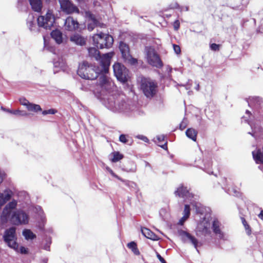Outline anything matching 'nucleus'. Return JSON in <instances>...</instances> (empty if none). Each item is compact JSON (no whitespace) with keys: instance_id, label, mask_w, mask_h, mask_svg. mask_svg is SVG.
Masks as SVG:
<instances>
[{"instance_id":"obj_30","label":"nucleus","mask_w":263,"mask_h":263,"mask_svg":"<svg viewBox=\"0 0 263 263\" xmlns=\"http://www.w3.org/2000/svg\"><path fill=\"white\" fill-rule=\"evenodd\" d=\"M27 109L29 111L34 112H37L42 110V108L39 105L33 104L31 103H30L29 104H28Z\"/></svg>"},{"instance_id":"obj_40","label":"nucleus","mask_w":263,"mask_h":263,"mask_svg":"<svg viewBox=\"0 0 263 263\" xmlns=\"http://www.w3.org/2000/svg\"><path fill=\"white\" fill-rule=\"evenodd\" d=\"M109 172L110 173V174L115 178H117V179H118L119 180L123 182H124L125 181L122 179L121 178H120L119 176H118L117 175H116L114 172L112 170H111V169H110L109 170Z\"/></svg>"},{"instance_id":"obj_11","label":"nucleus","mask_w":263,"mask_h":263,"mask_svg":"<svg viewBox=\"0 0 263 263\" xmlns=\"http://www.w3.org/2000/svg\"><path fill=\"white\" fill-rule=\"evenodd\" d=\"M175 195L179 197L183 198H193L194 195L190 192L186 186L180 184L174 192Z\"/></svg>"},{"instance_id":"obj_42","label":"nucleus","mask_w":263,"mask_h":263,"mask_svg":"<svg viewBox=\"0 0 263 263\" xmlns=\"http://www.w3.org/2000/svg\"><path fill=\"white\" fill-rule=\"evenodd\" d=\"M189 217H187L185 216H183L179 221V224L180 225H183L185 221Z\"/></svg>"},{"instance_id":"obj_13","label":"nucleus","mask_w":263,"mask_h":263,"mask_svg":"<svg viewBox=\"0 0 263 263\" xmlns=\"http://www.w3.org/2000/svg\"><path fill=\"white\" fill-rule=\"evenodd\" d=\"M104 74H101V76L99 79V84L102 89H105L106 91H109L113 85V83Z\"/></svg>"},{"instance_id":"obj_20","label":"nucleus","mask_w":263,"mask_h":263,"mask_svg":"<svg viewBox=\"0 0 263 263\" xmlns=\"http://www.w3.org/2000/svg\"><path fill=\"white\" fill-rule=\"evenodd\" d=\"M252 155L257 164H263V154L260 149H258L253 151Z\"/></svg>"},{"instance_id":"obj_16","label":"nucleus","mask_w":263,"mask_h":263,"mask_svg":"<svg viewBox=\"0 0 263 263\" xmlns=\"http://www.w3.org/2000/svg\"><path fill=\"white\" fill-rule=\"evenodd\" d=\"M210 223L208 221H203L200 223L197 228V231L204 236H206L211 234Z\"/></svg>"},{"instance_id":"obj_29","label":"nucleus","mask_w":263,"mask_h":263,"mask_svg":"<svg viewBox=\"0 0 263 263\" xmlns=\"http://www.w3.org/2000/svg\"><path fill=\"white\" fill-rule=\"evenodd\" d=\"M23 234L26 239H33L36 237V235L29 229H25L23 232Z\"/></svg>"},{"instance_id":"obj_33","label":"nucleus","mask_w":263,"mask_h":263,"mask_svg":"<svg viewBox=\"0 0 263 263\" xmlns=\"http://www.w3.org/2000/svg\"><path fill=\"white\" fill-rule=\"evenodd\" d=\"M92 20L93 23L89 24L87 26V28L90 31L93 30L98 26V21L95 18H93Z\"/></svg>"},{"instance_id":"obj_34","label":"nucleus","mask_w":263,"mask_h":263,"mask_svg":"<svg viewBox=\"0 0 263 263\" xmlns=\"http://www.w3.org/2000/svg\"><path fill=\"white\" fill-rule=\"evenodd\" d=\"M191 208L189 205L185 204L184 208V215L187 217H189L190 215Z\"/></svg>"},{"instance_id":"obj_48","label":"nucleus","mask_w":263,"mask_h":263,"mask_svg":"<svg viewBox=\"0 0 263 263\" xmlns=\"http://www.w3.org/2000/svg\"><path fill=\"white\" fill-rule=\"evenodd\" d=\"M180 128H181L182 126H183V125H182V123H181L180 125Z\"/></svg>"},{"instance_id":"obj_28","label":"nucleus","mask_w":263,"mask_h":263,"mask_svg":"<svg viewBox=\"0 0 263 263\" xmlns=\"http://www.w3.org/2000/svg\"><path fill=\"white\" fill-rule=\"evenodd\" d=\"M112 158L111 159L112 162H117L122 159L124 157L123 155L120 154L119 152H114L111 153Z\"/></svg>"},{"instance_id":"obj_12","label":"nucleus","mask_w":263,"mask_h":263,"mask_svg":"<svg viewBox=\"0 0 263 263\" xmlns=\"http://www.w3.org/2000/svg\"><path fill=\"white\" fill-rule=\"evenodd\" d=\"M80 24L72 16H68L65 20L64 27L66 30L73 31L79 28Z\"/></svg>"},{"instance_id":"obj_38","label":"nucleus","mask_w":263,"mask_h":263,"mask_svg":"<svg viewBox=\"0 0 263 263\" xmlns=\"http://www.w3.org/2000/svg\"><path fill=\"white\" fill-rule=\"evenodd\" d=\"M173 49H174V52L177 54H180L181 53V48H180V46L176 44H173Z\"/></svg>"},{"instance_id":"obj_41","label":"nucleus","mask_w":263,"mask_h":263,"mask_svg":"<svg viewBox=\"0 0 263 263\" xmlns=\"http://www.w3.org/2000/svg\"><path fill=\"white\" fill-rule=\"evenodd\" d=\"M180 22L178 20H176L173 23V27L175 30L177 31L180 28Z\"/></svg>"},{"instance_id":"obj_1","label":"nucleus","mask_w":263,"mask_h":263,"mask_svg":"<svg viewBox=\"0 0 263 263\" xmlns=\"http://www.w3.org/2000/svg\"><path fill=\"white\" fill-rule=\"evenodd\" d=\"M113 55V52L103 54L99 66H95L87 61H84L79 64L77 70L78 74L82 79L93 80L96 79L99 74L107 73Z\"/></svg>"},{"instance_id":"obj_25","label":"nucleus","mask_w":263,"mask_h":263,"mask_svg":"<svg viewBox=\"0 0 263 263\" xmlns=\"http://www.w3.org/2000/svg\"><path fill=\"white\" fill-rule=\"evenodd\" d=\"M186 136L191 139L194 141H196L197 139V132L192 128H188L185 132Z\"/></svg>"},{"instance_id":"obj_18","label":"nucleus","mask_w":263,"mask_h":263,"mask_svg":"<svg viewBox=\"0 0 263 263\" xmlns=\"http://www.w3.org/2000/svg\"><path fill=\"white\" fill-rule=\"evenodd\" d=\"M141 232L142 234L147 238L152 239L153 240H158L159 239V237L147 228H142Z\"/></svg>"},{"instance_id":"obj_21","label":"nucleus","mask_w":263,"mask_h":263,"mask_svg":"<svg viewBox=\"0 0 263 263\" xmlns=\"http://www.w3.org/2000/svg\"><path fill=\"white\" fill-rule=\"evenodd\" d=\"M70 41L81 46L86 44V39L78 34L72 35L70 37Z\"/></svg>"},{"instance_id":"obj_36","label":"nucleus","mask_w":263,"mask_h":263,"mask_svg":"<svg viewBox=\"0 0 263 263\" xmlns=\"http://www.w3.org/2000/svg\"><path fill=\"white\" fill-rule=\"evenodd\" d=\"M20 103L21 105L25 106L26 108L28 107V104H29L30 102L28 100H27L25 98H20Z\"/></svg>"},{"instance_id":"obj_3","label":"nucleus","mask_w":263,"mask_h":263,"mask_svg":"<svg viewBox=\"0 0 263 263\" xmlns=\"http://www.w3.org/2000/svg\"><path fill=\"white\" fill-rule=\"evenodd\" d=\"M140 88L147 98L152 99L158 92V84L150 78H142L140 82Z\"/></svg>"},{"instance_id":"obj_15","label":"nucleus","mask_w":263,"mask_h":263,"mask_svg":"<svg viewBox=\"0 0 263 263\" xmlns=\"http://www.w3.org/2000/svg\"><path fill=\"white\" fill-rule=\"evenodd\" d=\"M179 235L181 236L184 239H187L189 240H190V241L193 245L197 251L199 252V250L197 249L198 241L194 236L183 230L180 231L179 232Z\"/></svg>"},{"instance_id":"obj_9","label":"nucleus","mask_w":263,"mask_h":263,"mask_svg":"<svg viewBox=\"0 0 263 263\" xmlns=\"http://www.w3.org/2000/svg\"><path fill=\"white\" fill-rule=\"evenodd\" d=\"M10 221L15 225L26 224L28 222V216L22 211H17L13 213Z\"/></svg>"},{"instance_id":"obj_5","label":"nucleus","mask_w":263,"mask_h":263,"mask_svg":"<svg viewBox=\"0 0 263 263\" xmlns=\"http://www.w3.org/2000/svg\"><path fill=\"white\" fill-rule=\"evenodd\" d=\"M145 50L147 63L153 67L162 68L163 66V62L155 49L152 47H147Z\"/></svg>"},{"instance_id":"obj_46","label":"nucleus","mask_w":263,"mask_h":263,"mask_svg":"<svg viewBox=\"0 0 263 263\" xmlns=\"http://www.w3.org/2000/svg\"><path fill=\"white\" fill-rule=\"evenodd\" d=\"M2 109L3 110H5V111H6L8 112H9V111H10V109H5V108H3V107H2Z\"/></svg>"},{"instance_id":"obj_4","label":"nucleus","mask_w":263,"mask_h":263,"mask_svg":"<svg viewBox=\"0 0 263 263\" xmlns=\"http://www.w3.org/2000/svg\"><path fill=\"white\" fill-rule=\"evenodd\" d=\"M92 39L93 44L98 49H108L112 47L114 43V39L111 35L102 32L93 34Z\"/></svg>"},{"instance_id":"obj_6","label":"nucleus","mask_w":263,"mask_h":263,"mask_svg":"<svg viewBox=\"0 0 263 263\" xmlns=\"http://www.w3.org/2000/svg\"><path fill=\"white\" fill-rule=\"evenodd\" d=\"M114 72L117 80L124 83L129 78L128 70L122 64L116 63L113 65Z\"/></svg>"},{"instance_id":"obj_44","label":"nucleus","mask_w":263,"mask_h":263,"mask_svg":"<svg viewBox=\"0 0 263 263\" xmlns=\"http://www.w3.org/2000/svg\"><path fill=\"white\" fill-rule=\"evenodd\" d=\"M258 217L263 220V210L260 211V213L258 215Z\"/></svg>"},{"instance_id":"obj_8","label":"nucleus","mask_w":263,"mask_h":263,"mask_svg":"<svg viewBox=\"0 0 263 263\" xmlns=\"http://www.w3.org/2000/svg\"><path fill=\"white\" fill-rule=\"evenodd\" d=\"M37 21L40 27L46 29H50L54 23V16L52 12L48 10L45 16H39Z\"/></svg>"},{"instance_id":"obj_7","label":"nucleus","mask_w":263,"mask_h":263,"mask_svg":"<svg viewBox=\"0 0 263 263\" xmlns=\"http://www.w3.org/2000/svg\"><path fill=\"white\" fill-rule=\"evenodd\" d=\"M119 49L125 63L131 65L137 64L138 60L134 58L130 54L129 47L127 44L123 42H120Z\"/></svg>"},{"instance_id":"obj_49","label":"nucleus","mask_w":263,"mask_h":263,"mask_svg":"<svg viewBox=\"0 0 263 263\" xmlns=\"http://www.w3.org/2000/svg\"><path fill=\"white\" fill-rule=\"evenodd\" d=\"M180 128H181L182 126H183V125H182V123H181L180 125Z\"/></svg>"},{"instance_id":"obj_19","label":"nucleus","mask_w":263,"mask_h":263,"mask_svg":"<svg viewBox=\"0 0 263 263\" xmlns=\"http://www.w3.org/2000/svg\"><path fill=\"white\" fill-rule=\"evenodd\" d=\"M51 36L59 44L63 42L62 33L59 30H52L51 32Z\"/></svg>"},{"instance_id":"obj_43","label":"nucleus","mask_w":263,"mask_h":263,"mask_svg":"<svg viewBox=\"0 0 263 263\" xmlns=\"http://www.w3.org/2000/svg\"><path fill=\"white\" fill-rule=\"evenodd\" d=\"M157 257L161 263H166L165 260L159 253H157Z\"/></svg>"},{"instance_id":"obj_24","label":"nucleus","mask_w":263,"mask_h":263,"mask_svg":"<svg viewBox=\"0 0 263 263\" xmlns=\"http://www.w3.org/2000/svg\"><path fill=\"white\" fill-rule=\"evenodd\" d=\"M157 139L158 142V146L165 150H167V142L164 136H157Z\"/></svg>"},{"instance_id":"obj_37","label":"nucleus","mask_w":263,"mask_h":263,"mask_svg":"<svg viewBox=\"0 0 263 263\" xmlns=\"http://www.w3.org/2000/svg\"><path fill=\"white\" fill-rule=\"evenodd\" d=\"M210 48L213 51H218L220 49V45L212 43L210 45Z\"/></svg>"},{"instance_id":"obj_51","label":"nucleus","mask_w":263,"mask_h":263,"mask_svg":"<svg viewBox=\"0 0 263 263\" xmlns=\"http://www.w3.org/2000/svg\"><path fill=\"white\" fill-rule=\"evenodd\" d=\"M185 128V126H183L182 129H184Z\"/></svg>"},{"instance_id":"obj_10","label":"nucleus","mask_w":263,"mask_h":263,"mask_svg":"<svg viewBox=\"0 0 263 263\" xmlns=\"http://www.w3.org/2000/svg\"><path fill=\"white\" fill-rule=\"evenodd\" d=\"M60 7L63 12L67 14L79 13V8L70 0H59Z\"/></svg>"},{"instance_id":"obj_39","label":"nucleus","mask_w":263,"mask_h":263,"mask_svg":"<svg viewBox=\"0 0 263 263\" xmlns=\"http://www.w3.org/2000/svg\"><path fill=\"white\" fill-rule=\"evenodd\" d=\"M119 141L123 143H126L128 141L126 135L121 134L119 137Z\"/></svg>"},{"instance_id":"obj_27","label":"nucleus","mask_w":263,"mask_h":263,"mask_svg":"<svg viewBox=\"0 0 263 263\" xmlns=\"http://www.w3.org/2000/svg\"><path fill=\"white\" fill-rule=\"evenodd\" d=\"M127 246L135 255H138L140 254V252L138 249L137 245L134 241L130 242L127 244Z\"/></svg>"},{"instance_id":"obj_23","label":"nucleus","mask_w":263,"mask_h":263,"mask_svg":"<svg viewBox=\"0 0 263 263\" xmlns=\"http://www.w3.org/2000/svg\"><path fill=\"white\" fill-rule=\"evenodd\" d=\"M89 55L92 58H94L96 60L101 59L102 57H101L100 52L95 47H90L88 49Z\"/></svg>"},{"instance_id":"obj_2","label":"nucleus","mask_w":263,"mask_h":263,"mask_svg":"<svg viewBox=\"0 0 263 263\" xmlns=\"http://www.w3.org/2000/svg\"><path fill=\"white\" fill-rule=\"evenodd\" d=\"M16 239L15 228L11 227L5 231L4 239L8 246L22 254H27V249L23 246L19 248L18 244L16 242Z\"/></svg>"},{"instance_id":"obj_31","label":"nucleus","mask_w":263,"mask_h":263,"mask_svg":"<svg viewBox=\"0 0 263 263\" xmlns=\"http://www.w3.org/2000/svg\"><path fill=\"white\" fill-rule=\"evenodd\" d=\"M242 223L247 231V233L248 235H250L252 232L251 228L249 224L248 223L247 221L245 219V218L243 217H240Z\"/></svg>"},{"instance_id":"obj_32","label":"nucleus","mask_w":263,"mask_h":263,"mask_svg":"<svg viewBox=\"0 0 263 263\" xmlns=\"http://www.w3.org/2000/svg\"><path fill=\"white\" fill-rule=\"evenodd\" d=\"M9 113L15 115L26 116L28 115V113L26 111L20 110H13L9 111Z\"/></svg>"},{"instance_id":"obj_17","label":"nucleus","mask_w":263,"mask_h":263,"mask_svg":"<svg viewBox=\"0 0 263 263\" xmlns=\"http://www.w3.org/2000/svg\"><path fill=\"white\" fill-rule=\"evenodd\" d=\"M221 223L217 219H215L212 222V229L213 232L218 235L220 239L224 238V234L220 229Z\"/></svg>"},{"instance_id":"obj_35","label":"nucleus","mask_w":263,"mask_h":263,"mask_svg":"<svg viewBox=\"0 0 263 263\" xmlns=\"http://www.w3.org/2000/svg\"><path fill=\"white\" fill-rule=\"evenodd\" d=\"M58 112V110L55 109H49L48 110H45L42 111V114L43 115H46L47 114H55Z\"/></svg>"},{"instance_id":"obj_14","label":"nucleus","mask_w":263,"mask_h":263,"mask_svg":"<svg viewBox=\"0 0 263 263\" xmlns=\"http://www.w3.org/2000/svg\"><path fill=\"white\" fill-rule=\"evenodd\" d=\"M16 205L17 202L14 200L10 202L6 205L2 213V219L3 220L7 219L10 215L11 210L15 209Z\"/></svg>"},{"instance_id":"obj_22","label":"nucleus","mask_w":263,"mask_h":263,"mask_svg":"<svg viewBox=\"0 0 263 263\" xmlns=\"http://www.w3.org/2000/svg\"><path fill=\"white\" fill-rule=\"evenodd\" d=\"M32 10L36 12L41 11L42 8V0H29Z\"/></svg>"},{"instance_id":"obj_50","label":"nucleus","mask_w":263,"mask_h":263,"mask_svg":"<svg viewBox=\"0 0 263 263\" xmlns=\"http://www.w3.org/2000/svg\"><path fill=\"white\" fill-rule=\"evenodd\" d=\"M261 22H262V23L263 24V18H262V20H261Z\"/></svg>"},{"instance_id":"obj_47","label":"nucleus","mask_w":263,"mask_h":263,"mask_svg":"<svg viewBox=\"0 0 263 263\" xmlns=\"http://www.w3.org/2000/svg\"><path fill=\"white\" fill-rule=\"evenodd\" d=\"M30 27H32V25H33V23L32 22H30ZM30 30H32V28L31 27H30Z\"/></svg>"},{"instance_id":"obj_26","label":"nucleus","mask_w":263,"mask_h":263,"mask_svg":"<svg viewBox=\"0 0 263 263\" xmlns=\"http://www.w3.org/2000/svg\"><path fill=\"white\" fill-rule=\"evenodd\" d=\"M11 198V195L9 193L4 194L0 193V208Z\"/></svg>"},{"instance_id":"obj_45","label":"nucleus","mask_w":263,"mask_h":263,"mask_svg":"<svg viewBox=\"0 0 263 263\" xmlns=\"http://www.w3.org/2000/svg\"><path fill=\"white\" fill-rule=\"evenodd\" d=\"M99 26L101 28H104V27H105V25H104V24H100L98 22V26Z\"/></svg>"}]
</instances>
